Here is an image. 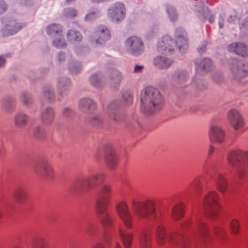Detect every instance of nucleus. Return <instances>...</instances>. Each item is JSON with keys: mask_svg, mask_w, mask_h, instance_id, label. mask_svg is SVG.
Segmentation results:
<instances>
[{"mask_svg": "<svg viewBox=\"0 0 248 248\" xmlns=\"http://www.w3.org/2000/svg\"><path fill=\"white\" fill-rule=\"evenodd\" d=\"M74 1H75V0H66L64 2V5L68 4L69 2Z\"/></svg>", "mask_w": 248, "mask_h": 248, "instance_id": "0e129e2a", "label": "nucleus"}, {"mask_svg": "<svg viewBox=\"0 0 248 248\" xmlns=\"http://www.w3.org/2000/svg\"><path fill=\"white\" fill-rule=\"evenodd\" d=\"M5 60L3 56H0V67L3 66L5 64Z\"/></svg>", "mask_w": 248, "mask_h": 248, "instance_id": "052dcab7", "label": "nucleus"}, {"mask_svg": "<svg viewBox=\"0 0 248 248\" xmlns=\"http://www.w3.org/2000/svg\"><path fill=\"white\" fill-rule=\"evenodd\" d=\"M91 83L97 88H102L104 85V80L99 74L93 75L90 78Z\"/></svg>", "mask_w": 248, "mask_h": 248, "instance_id": "f704fd0d", "label": "nucleus"}, {"mask_svg": "<svg viewBox=\"0 0 248 248\" xmlns=\"http://www.w3.org/2000/svg\"><path fill=\"white\" fill-rule=\"evenodd\" d=\"M187 73L184 70H178L175 74L174 79L180 83H182L187 79Z\"/></svg>", "mask_w": 248, "mask_h": 248, "instance_id": "37998d69", "label": "nucleus"}, {"mask_svg": "<svg viewBox=\"0 0 248 248\" xmlns=\"http://www.w3.org/2000/svg\"><path fill=\"white\" fill-rule=\"evenodd\" d=\"M141 110L150 114L162 108L163 98L159 91L153 87H147L142 92L140 96Z\"/></svg>", "mask_w": 248, "mask_h": 248, "instance_id": "7ed1b4c3", "label": "nucleus"}, {"mask_svg": "<svg viewBox=\"0 0 248 248\" xmlns=\"http://www.w3.org/2000/svg\"><path fill=\"white\" fill-rule=\"evenodd\" d=\"M20 99L26 106L30 105L32 102V99L30 94L26 92H22L21 93Z\"/></svg>", "mask_w": 248, "mask_h": 248, "instance_id": "de8ad7c7", "label": "nucleus"}, {"mask_svg": "<svg viewBox=\"0 0 248 248\" xmlns=\"http://www.w3.org/2000/svg\"><path fill=\"white\" fill-rule=\"evenodd\" d=\"M3 217V212L0 209V219H1Z\"/></svg>", "mask_w": 248, "mask_h": 248, "instance_id": "774afa93", "label": "nucleus"}, {"mask_svg": "<svg viewBox=\"0 0 248 248\" xmlns=\"http://www.w3.org/2000/svg\"><path fill=\"white\" fill-rule=\"evenodd\" d=\"M47 33L51 36L60 35L62 34V27L59 24H51L46 29Z\"/></svg>", "mask_w": 248, "mask_h": 248, "instance_id": "c756f323", "label": "nucleus"}, {"mask_svg": "<svg viewBox=\"0 0 248 248\" xmlns=\"http://www.w3.org/2000/svg\"><path fill=\"white\" fill-rule=\"evenodd\" d=\"M231 231L232 234L236 236L240 231V226L239 221L236 219H232L230 223Z\"/></svg>", "mask_w": 248, "mask_h": 248, "instance_id": "ea45409f", "label": "nucleus"}, {"mask_svg": "<svg viewBox=\"0 0 248 248\" xmlns=\"http://www.w3.org/2000/svg\"><path fill=\"white\" fill-rule=\"evenodd\" d=\"M53 45L56 47L62 48L66 46V43L62 35V34L58 36L53 41Z\"/></svg>", "mask_w": 248, "mask_h": 248, "instance_id": "c03bdc74", "label": "nucleus"}, {"mask_svg": "<svg viewBox=\"0 0 248 248\" xmlns=\"http://www.w3.org/2000/svg\"><path fill=\"white\" fill-rule=\"evenodd\" d=\"M16 105L15 99L12 97H6L1 101V107L3 109L9 111L13 109Z\"/></svg>", "mask_w": 248, "mask_h": 248, "instance_id": "473e14b6", "label": "nucleus"}, {"mask_svg": "<svg viewBox=\"0 0 248 248\" xmlns=\"http://www.w3.org/2000/svg\"><path fill=\"white\" fill-rule=\"evenodd\" d=\"M93 248H104V246L101 243H98L94 245Z\"/></svg>", "mask_w": 248, "mask_h": 248, "instance_id": "680f3d73", "label": "nucleus"}, {"mask_svg": "<svg viewBox=\"0 0 248 248\" xmlns=\"http://www.w3.org/2000/svg\"><path fill=\"white\" fill-rule=\"evenodd\" d=\"M229 165L235 170L240 179H243L246 174V166L248 167V152L240 150H232L227 155Z\"/></svg>", "mask_w": 248, "mask_h": 248, "instance_id": "39448f33", "label": "nucleus"}, {"mask_svg": "<svg viewBox=\"0 0 248 248\" xmlns=\"http://www.w3.org/2000/svg\"><path fill=\"white\" fill-rule=\"evenodd\" d=\"M206 44H203L201 47L198 48V51L200 53H202L205 51Z\"/></svg>", "mask_w": 248, "mask_h": 248, "instance_id": "bf43d9fd", "label": "nucleus"}, {"mask_svg": "<svg viewBox=\"0 0 248 248\" xmlns=\"http://www.w3.org/2000/svg\"><path fill=\"white\" fill-rule=\"evenodd\" d=\"M62 115L66 118L71 117L73 114V110L70 108H65L62 110Z\"/></svg>", "mask_w": 248, "mask_h": 248, "instance_id": "3c124183", "label": "nucleus"}, {"mask_svg": "<svg viewBox=\"0 0 248 248\" xmlns=\"http://www.w3.org/2000/svg\"><path fill=\"white\" fill-rule=\"evenodd\" d=\"M123 79L121 73L118 70H113L109 78V84L111 88L117 89L120 86Z\"/></svg>", "mask_w": 248, "mask_h": 248, "instance_id": "4be33fe9", "label": "nucleus"}, {"mask_svg": "<svg viewBox=\"0 0 248 248\" xmlns=\"http://www.w3.org/2000/svg\"><path fill=\"white\" fill-rule=\"evenodd\" d=\"M69 71L72 74H77L80 72L81 66L77 62H72L69 66Z\"/></svg>", "mask_w": 248, "mask_h": 248, "instance_id": "49530a36", "label": "nucleus"}, {"mask_svg": "<svg viewBox=\"0 0 248 248\" xmlns=\"http://www.w3.org/2000/svg\"><path fill=\"white\" fill-rule=\"evenodd\" d=\"M33 248H48L46 242L41 236L34 238L32 242Z\"/></svg>", "mask_w": 248, "mask_h": 248, "instance_id": "e433bc0d", "label": "nucleus"}, {"mask_svg": "<svg viewBox=\"0 0 248 248\" xmlns=\"http://www.w3.org/2000/svg\"><path fill=\"white\" fill-rule=\"evenodd\" d=\"M215 19V16L214 15H212L210 16V18H209V21L211 23H213Z\"/></svg>", "mask_w": 248, "mask_h": 248, "instance_id": "e2e57ef3", "label": "nucleus"}, {"mask_svg": "<svg viewBox=\"0 0 248 248\" xmlns=\"http://www.w3.org/2000/svg\"><path fill=\"white\" fill-rule=\"evenodd\" d=\"M115 248H122L121 246L118 243H116Z\"/></svg>", "mask_w": 248, "mask_h": 248, "instance_id": "69168bd1", "label": "nucleus"}, {"mask_svg": "<svg viewBox=\"0 0 248 248\" xmlns=\"http://www.w3.org/2000/svg\"><path fill=\"white\" fill-rule=\"evenodd\" d=\"M185 215V207L183 203L175 204L172 209L171 217L174 220H179L182 218Z\"/></svg>", "mask_w": 248, "mask_h": 248, "instance_id": "b1692460", "label": "nucleus"}, {"mask_svg": "<svg viewBox=\"0 0 248 248\" xmlns=\"http://www.w3.org/2000/svg\"><path fill=\"white\" fill-rule=\"evenodd\" d=\"M29 120L28 116L23 113H17L14 118V123L16 126L22 128L25 126Z\"/></svg>", "mask_w": 248, "mask_h": 248, "instance_id": "c85d7f7f", "label": "nucleus"}, {"mask_svg": "<svg viewBox=\"0 0 248 248\" xmlns=\"http://www.w3.org/2000/svg\"><path fill=\"white\" fill-rule=\"evenodd\" d=\"M99 16V11L95 9L90 11L88 14L85 16V19L87 21H91L96 18Z\"/></svg>", "mask_w": 248, "mask_h": 248, "instance_id": "8fccbe9b", "label": "nucleus"}, {"mask_svg": "<svg viewBox=\"0 0 248 248\" xmlns=\"http://www.w3.org/2000/svg\"><path fill=\"white\" fill-rule=\"evenodd\" d=\"M7 6L5 1L0 0V14L3 13L7 9Z\"/></svg>", "mask_w": 248, "mask_h": 248, "instance_id": "864d4df0", "label": "nucleus"}, {"mask_svg": "<svg viewBox=\"0 0 248 248\" xmlns=\"http://www.w3.org/2000/svg\"><path fill=\"white\" fill-rule=\"evenodd\" d=\"M214 151L215 148L212 145H210L208 151L207 159L203 167L204 170L207 171V173H209L211 170H213L214 168L216 167V158H214L210 161V156Z\"/></svg>", "mask_w": 248, "mask_h": 248, "instance_id": "a878e982", "label": "nucleus"}, {"mask_svg": "<svg viewBox=\"0 0 248 248\" xmlns=\"http://www.w3.org/2000/svg\"><path fill=\"white\" fill-rule=\"evenodd\" d=\"M126 8L124 3L116 2L113 3L108 9V16L114 21L123 20L125 16Z\"/></svg>", "mask_w": 248, "mask_h": 248, "instance_id": "9b49d317", "label": "nucleus"}, {"mask_svg": "<svg viewBox=\"0 0 248 248\" xmlns=\"http://www.w3.org/2000/svg\"><path fill=\"white\" fill-rule=\"evenodd\" d=\"M105 178L102 172L94 173L79 180L71 188L73 192L81 194L99 187L96 192L95 208L100 223L106 230L111 228L113 222L112 216L107 211L111 196V189L108 185L101 186Z\"/></svg>", "mask_w": 248, "mask_h": 248, "instance_id": "f03ea898", "label": "nucleus"}, {"mask_svg": "<svg viewBox=\"0 0 248 248\" xmlns=\"http://www.w3.org/2000/svg\"><path fill=\"white\" fill-rule=\"evenodd\" d=\"M110 33L108 29L104 26H100L94 32L93 37L92 43L93 45L102 44L110 38Z\"/></svg>", "mask_w": 248, "mask_h": 248, "instance_id": "4468645a", "label": "nucleus"}, {"mask_svg": "<svg viewBox=\"0 0 248 248\" xmlns=\"http://www.w3.org/2000/svg\"><path fill=\"white\" fill-rule=\"evenodd\" d=\"M103 239L104 241L108 244H109V242L111 240V236L109 233L106 232L103 235Z\"/></svg>", "mask_w": 248, "mask_h": 248, "instance_id": "5fc2aeb1", "label": "nucleus"}, {"mask_svg": "<svg viewBox=\"0 0 248 248\" xmlns=\"http://www.w3.org/2000/svg\"><path fill=\"white\" fill-rule=\"evenodd\" d=\"M81 35L79 32L74 30H69L67 33V40L72 43L80 41Z\"/></svg>", "mask_w": 248, "mask_h": 248, "instance_id": "c9c22d12", "label": "nucleus"}, {"mask_svg": "<svg viewBox=\"0 0 248 248\" xmlns=\"http://www.w3.org/2000/svg\"><path fill=\"white\" fill-rule=\"evenodd\" d=\"M176 42L169 36L164 37L158 43V51L164 54H171L174 51L176 46H178L180 52H185L188 48V45L185 32L182 31L181 29H178L176 31Z\"/></svg>", "mask_w": 248, "mask_h": 248, "instance_id": "20e7f679", "label": "nucleus"}, {"mask_svg": "<svg viewBox=\"0 0 248 248\" xmlns=\"http://www.w3.org/2000/svg\"><path fill=\"white\" fill-rule=\"evenodd\" d=\"M204 179L203 176H197L186 188L185 192V195L188 197L201 195L202 190Z\"/></svg>", "mask_w": 248, "mask_h": 248, "instance_id": "1a4fd4ad", "label": "nucleus"}, {"mask_svg": "<svg viewBox=\"0 0 248 248\" xmlns=\"http://www.w3.org/2000/svg\"><path fill=\"white\" fill-rule=\"evenodd\" d=\"M42 123L46 124H51L55 118V111L52 108H47L42 112L40 116Z\"/></svg>", "mask_w": 248, "mask_h": 248, "instance_id": "412c9836", "label": "nucleus"}, {"mask_svg": "<svg viewBox=\"0 0 248 248\" xmlns=\"http://www.w3.org/2000/svg\"><path fill=\"white\" fill-rule=\"evenodd\" d=\"M97 231V225L92 223L88 224L85 229V233L90 237L96 236Z\"/></svg>", "mask_w": 248, "mask_h": 248, "instance_id": "4c0bfd02", "label": "nucleus"}, {"mask_svg": "<svg viewBox=\"0 0 248 248\" xmlns=\"http://www.w3.org/2000/svg\"><path fill=\"white\" fill-rule=\"evenodd\" d=\"M214 81L217 83H220L224 80L223 76L220 73H217L214 74L213 76Z\"/></svg>", "mask_w": 248, "mask_h": 248, "instance_id": "603ef678", "label": "nucleus"}, {"mask_svg": "<svg viewBox=\"0 0 248 248\" xmlns=\"http://www.w3.org/2000/svg\"><path fill=\"white\" fill-rule=\"evenodd\" d=\"M119 235L124 248H131L133 239V233L128 231L124 232L122 230H120L119 232Z\"/></svg>", "mask_w": 248, "mask_h": 248, "instance_id": "cd10ccee", "label": "nucleus"}, {"mask_svg": "<svg viewBox=\"0 0 248 248\" xmlns=\"http://www.w3.org/2000/svg\"><path fill=\"white\" fill-rule=\"evenodd\" d=\"M123 101L114 100L110 102L108 106L107 112L108 116L115 121H120L123 118V115L120 109L122 105H129L132 104L133 98L128 92H124L122 94Z\"/></svg>", "mask_w": 248, "mask_h": 248, "instance_id": "423d86ee", "label": "nucleus"}, {"mask_svg": "<svg viewBox=\"0 0 248 248\" xmlns=\"http://www.w3.org/2000/svg\"><path fill=\"white\" fill-rule=\"evenodd\" d=\"M105 159L108 166L111 169H113L117 164V156L113 149L110 147L105 153Z\"/></svg>", "mask_w": 248, "mask_h": 248, "instance_id": "aec40b11", "label": "nucleus"}, {"mask_svg": "<svg viewBox=\"0 0 248 248\" xmlns=\"http://www.w3.org/2000/svg\"><path fill=\"white\" fill-rule=\"evenodd\" d=\"M139 240L141 248H151L152 238L151 231L149 229L142 230L140 232Z\"/></svg>", "mask_w": 248, "mask_h": 248, "instance_id": "dca6fc26", "label": "nucleus"}, {"mask_svg": "<svg viewBox=\"0 0 248 248\" xmlns=\"http://www.w3.org/2000/svg\"><path fill=\"white\" fill-rule=\"evenodd\" d=\"M79 109L83 112H87L95 108V103L91 99L84 98L81 99L78 103Z\"/></svg>", "mask_w": 248, "mask_h": 248, "instance_id": "5701e85b", "label": "nucleus"}, {"mask_svg": "<svg viewBox=\"0 0 248 248\" xmlns=\"http://www.w3.org/2000/svg\"><path fill=\"white\" fill-rule=\"evenodd\" d=\"M228 50L229 52L235 53L236 54L242 57L248 56V48L244 43H232L228 46Z\"/></svg>", "mask_w": 248, "mask_h": 248, "instance_id": "a211bd4d", "label": "nucleus"}, {"mask_svg": "<svg viewBox=\"0 0 248 248\" xmlns=\"http://www.w3.org/2000/svg\"><path fill=\"white\" fill-rule=\"evenodd\" d=\"M33 135L36 139L42 140L46 137V134L42 127L37 125L33 130Z\"/></svg>", "mask_w": 248, "mask_h": 248, "instance_id": "58836bf2", "label": "nucleus"}, {"mask_svg": "<svg viewBox=\"0 0 248 248\" xmlns=\"http://www.w3.org/2000/svg\"><path fill=\"white\" fill-rule=\"evenodd\" d=\"M197 70H201L202 71L207 73L212 66V61L210 59L205 58L201 62H195Z\"/></svg>", "mask_w": 248, "mask_h": 248, "instance_id": "7c9ffc66", "label": "nucleus"}, {"mask_svg": "<svg viewBox=\"0 0 248 248\" xmlns=\"http://www.w3.org/2000/svg\"><path fill=\"white\" fill-rule=\"evenodd\" d=\"M128 51L134 55H139L143 51V44L141 40L137 37L132 36L126 40Z\"/></svg>", "mask_w": 248, "mask_h": 248, "instance_id": "f8f14e48", "label": "nucleus"}, {"mask_svg": "<svg viewBox=\"0 0 248 248\" xmlns=\"http://www.w3.org/2000/svg\"><path fill=\"white\" fill-rule=\"evenodd\" d=\"M65 59V55L64 53L60 52L58 56V60L60 62H63Z\"/></svg>", "mask_w": 248, "mask_h": 248, "instance_id": "6e6d98bb", "label": "nucleus"}, {"mask_svg": "<svg viewBox=\"0 0 248 248\" xmlns=\"http://www.w3.org/2000/svg\"><path fill=\"white\" fill-rule=\"evenodd\" d=\"M24 26V24L17 23L15 20H12L2 29L3 34L4 36L14 34L18 31Z\"/></svg>", "mask_w": 248, "mask_h": 248, "instance_id": "6ab92c4d", "label": "nucleus"}, {"mask_svg": "<svg viewBox=\"0 0 248 248\" xmlns=\"http://www.w3.org/2000/svg\"><path fill=\"white\" fill-rule=\"evenodd\" d=\"M219 26L220 28H222L223 27V22L219 21Z\"/></svg>", "mask_w": 248, "mask_h": 248, "instance_id": "338daca9", "label": "nucleus"}, {"mask_svg": "<svg viewBox=\"0 0 248 248\" xmlns=\"http://www.w3.org/2000/svg\"><path fill=\"white\" fill-rule=\"evenodd\" d=\"M77 15V10L73 8H66L63 10V15L66 17L73 18Z\"/></svg>", "mask_w": 248, "mask_h": 248, "instance_id": "09e8293b", "label": "nucleus"}, {"mask_svg": "<svg viewBox=\"0 0 248 248\" xmlns=\"http://www.w3.org/2000/svg\"><path fill=\"white\" fill-rule=\"evenodd\" d=\"M121 181L122 183L125 185H128L129 184V179L126 176H123L121 177Z\"/></svg>", "mask_w": 248, "mask_h": 248, "instance_id": "13d9d810", "label": "nucleus"}, {"mask_svg": "<svg viewBox=\"0 0 248 248\" xmlns=\"http://www.w3.org/2000/svg\"><path fill=\"white\" fill-rule=\"evenodd\" d=\"M230 124L236 130H242L245 125L244 119L239 112L235 109H231L228 114Z\"/></svg>", "mask_w": 248, "mask_h": 248, "instance_id": "ddd939ff", "label": "nucleus"}, {"mask_svg": "<svg viewBox=\"0 0 248 248\" xmlns=\"http://www.w3.org/2000/svg\"><path fill=\"white\" fill-rule=\"evenodd\" d=\"M70 80L69 78H62L59 79L58 83V89L60 94L66 95L70 90Z\"/></svg>", "mask_w": 248, "mask_h": 248, "instance_id": "bb28decb", "label": "nucleus"}, {"mask_svg": "<svg viewBox=\"0 0 248 248\" xmlns=\"http://www.w3.org/2000/svg\"><path fill=\"white\" fill-rule=\"evenodd\" d=\"M217 188L222 193H224L228 188V182L226 178L222 174L217 172L213 177Z\"/></svg>", "mask_w": 248, "mask_h": 248, "instance_id": "f3484780", "label": "nucleus"}, {"mask_svg": "<svg viewBox=\"0 0 248 248\" xmlns=\"http://www.w3.org/2000/svg\"><path fill=\"white\" fill-rule=\"evenodd\" d=\"M33 170L37 176L44 180H52L55 176L53 169L45 159H41L36 162L33 166Z\"/></svg>", "mask_w": 248, "mask_h": 248, "instance_id": "0eeeda50", "label": "nucleus"}, {"mask_svg": "<svg viewBox=\"0 0 248 248\" xmlns=\"http://www.w3.org/2000/svg\"><path fill=\"white\" fill-rule=\"evenodd\" d=\"M172 62L170 60L162 56H157L154 60V65L159 69L168 68Z\"/></svg>", "mask_w": 248, "mask_h": 248, "instance_id": "393cba45", "label": "nucleus"}, {"mask_svg": "<svg viewBox=\"0 0 248 248\" xmlns=\"http://www.w3.org/2000/svg\"><path fill=\"white\" fill-rule=\"evenodd\" d=\"M213 232L215 234L220 240H225L226 234L223 229L220 226L214 224Z\"/></svg>", "mask_w": 248, "mask_h": 248, "instance_id": "a18cd8bd", "label": "nucleus"}, {"mask_svg": "<svg viewBox=\"0 0 248 248\" xmlns=\"http://www.w3.org/2000/svg\"><path fill=\"white\" fill-rule=\"evenodd\" d=\"M218 196L211 191L205 195L203 203V215L197 214L194 217L181 223L177 231L168 233L161 217L156 211L155 203L151 200L138 201L133 199V211L139 220H153L155 229L157 243L160 245L168 244L171 247L183 248H204L212 238L208 227L203 219L216 221L219 217Z\"/></svg>", "mask_w": 248, "mask_h": 248, "instance_id": "f257e3e1", "label": "nucleus"}, {"mask_svg": "<svg viewBox=\"0 0 248 248\" xmlns=\"http://www.w3.org/2000/svg\"><path fill=\"white\" fill-rule=\"evenodd\" d=\"M86 122L94 127H101L104 123L102 117L98 114L93 115L86 120Z\"/></svg>", "mask_w": 248, "mask_h": 248, "instance_id": "72a5a7b5", "label": "nucleus"}, {"mask_svg": "<svg viewBox=\"0 0 248 248\" xmlns=\"http://www.w3.org/2000/svg\"><path fill=\"white\" fill-rule=\"evenodd\" d=\"M230 70L235 79L240 80L248 75V65L235 59L230 66Z\"/></svg>", "mask_w": 248, "mask_h": 248, "instance_id": "9d476101", "label": "nucleus"}, {"mask_svg": "<svg viewBox=\"0 0 248 248\" xmlns=\"http://www.w3.org/2000/svg\"><path fill=\"white\" fill-rule=\"evenodd\" d=\"M144 67L139 65H136L135 66L134 72L135 73H141Z\"/></svg>", "mask_w": 248, "mask_h": 248, "instance_id": "4d7b16f0", "label": "nucleus"}, {"mask_svg": "<svg viewBox=\"0 0 248 248\" xmlns=\"http://www.w3.org/2000/svg\"><path fill=\"white\" fill-rule=\"evenodd\" d=\"M14 198L18 202L22 203L26 201L27 195L26 190L23 188H18L14 193Z\"/></svg>", "mask_w": 248, "mask_h": 248, "instance_id": "2f4dec72", "label": "nucleus"}, {"mask_svg": "<svg viewBox=\"0 0 248 248\" xmlns=\"http://www.w3.org/2000/svg\"><path fill=\"white\" fill-rule=\"evenodd\" d=\"M43 96L50 101H53L55 99V94L53 90L50 86L45 87L43 90Z\"/></svg>", "mask_w": 248, "mask_h": 248, "instance_id": "79ce46f5", "label": "nucleus"}, {"mask_svg": "<svg viewBox=\"0 0 248 248\" xmlns=\"http://www.w3.org/2000/svg\"><path fill=\"white\" fill-rule=\"evenodd\" d=\"M209 136L212 142H222L225 139V132L221 128L217 125H213L209 131Z\"/></svg>", "mask_w": 248, "mask_h": 248, "instance_id": "2eb2a0df", "label": "nucleus"}, {"mask_svg": "<svg viewBox=\"0 0 248 248\" xmlns=\"http://www.w3.org/2000/svg\"><path fill=\"white\" fill-rule=\"evenodd\" d=\"M167 12L170 20L172 22L176 21L178 17V14L175 7L171 5H167Z\"/></svg>", "mask_w": 248, "mask_h": 248, "instance_id": "a19ab883", "label": "nucleus"}, {"mask_svg": "<svg viewBox=\"0 0 248 248\" xmlns=\"http://www.w3.org/2000/svg\"><path fill=\"white\" fill-rule=\"evenodd\" d=\"M115 210L124 225L129 229L133 228V217L127 203L121 202L115 205Z\"/></svg>", "mask_w": 248, "mask_h": 248, "instance_id": "6e6552de", "label": "nucleus"}]
</instances>
